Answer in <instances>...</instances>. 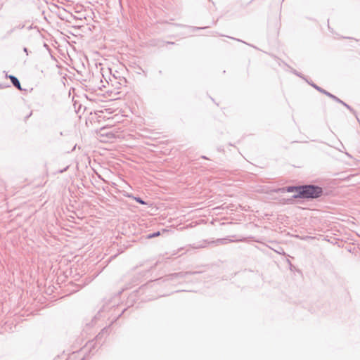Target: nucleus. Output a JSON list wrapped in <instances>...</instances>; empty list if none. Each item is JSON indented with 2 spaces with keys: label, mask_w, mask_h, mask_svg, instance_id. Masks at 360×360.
Returning a JSON list of instances; mask_svg holds the SVG:
<instances>
[{
  "label": "nucleus",
  "mask_w": 360,
  "mask_h": 360,
  "mask_svg": "<svg viewBox=\"0 0 360 360\" xmlns=\"http://www.w3.org/2000/svg\"><path fill=\"white\" fill-rule=\"evenodd\" d=\"M323 193V188L314 184L302 185L301 191L299 194H294L293 199H315L321 197Z\"/></svg>",
  "instance_id": "2"
},
{
  "label": "nucleus",
  "mask_w": 360,
  "mask_h": 360,
  "mask_svg": "<svg viewBox=\"0 0 360 360\" xmlns=\"http://www.w3.org/2000/svg\"><path fill=\"white\" fill-rule=\"evenodd\" d=\"M196 272H179L170 274L168 276L169 279H174L176 278H184L187 274H195Z\"/></svg>",
  "instance_id": "7"
},
{
  "label": "nucleus",
  "mask_w": 360,
  "mask_h": 360,
  "mask_svg": "<svg viewBox=\"0 0 360 360\" xmlns=\"http://www.w3.org/2000/svg\"><path fill=\"white\" fill-rule=\"evenodd\" d=\"M6 77L9 78L12 84L18 90H22L21 84L19 79L14 75H7Z\"/></svg>",
  "instance_id": "6"
},
{
  "label": "nucleus",
  "mask_w": 360,
  "mask_h": 360,
  "mask_svg": "<svg viewBox=\"0 0 360 360\" xmlns=\"http://www.w3.org/2000/svg\"><path fill=\"white\" fill-rule=\"evenodd\" d=\"M202 158L204 159H207V158L205 156H202Z\"/></svg>",
  "instance_id": "12"
},
{
  "label": "nucleus",
  "mask_w": 360,
  "mask_h": 360,
  "mask_svg": "<svg viewBox=\"0 0 360 360\" xmlns=\"http://www.w3.org/2000/svg\"><path fill=\"white\" fill-rule=\"evenodd\" d=\"M160 232H159V231H157V232H155V233H152V234H150V235L148 236V238H154V237H156V236H160Z\"/></svg>",
  "instance_id": "9"
},
{
  "label": "nucleus",
  "mask_w": 360,
  "mask_h": 360,
  "mask_svg": "<svg viewBox=\"0 0 360 360\" xmlns=\"http://www.w3.org/2000/svg\"><path fill=\"white\" fill-rule=\"evenodd\" d=\"M108 328H104L95 338L94 340H90L79 350L72 352L70 356L69 360H84L86 354L90 353L96 347L97 343L100 344L103 342V338L107 335Z\"/></svg>",
  "instance_id": "1"
},
{
  "label": "nucleus",
  "mask_w": 360,
  "mask_h": 360,
  "mask_svg": "<svg viewBox=\"0 0 360 360\" xmlns=\"http://www.w3.org/2000/svg\"><path fill=\"white\" fill-rule=\"evenodd\" d=\"M23 51L25 53H26L27 55H28V49L26 47L23 49Z\"/></svg>",
  "instance_id": "10"
},
{
  "label": "nucleus",
  "mask_w": 360,
  "mask_h": 360,
  "mask_svg": "<svg viewBox=\"0 0 360 360\" xmlns=\"http://www.w3.org/2000/svg\"><path fill=\"white\" fill-rule=\"evenodd\" d=\"M166 43L168 44H174V42H170V41H167Z\"/></svg>",
  "instance_id": "11"
},
{
  "label": "nucleus",
  "mask_w": 360,
  "mask_h": 360,
  "mask_svg": "<svg viewBox=\"0 0 360 360\" xmlns=\"http://www.w3.org/2000/svg\"><path fill=\"white\" fill-rule=\"evenodd\" d=\"M308 83L312 86L314 87L316 90H317L318 91H319L320 93H322L323 94H325L326 96H328L329 98H330L331 99H333V101H335V102L337 103H341L342 105H343L345 107H346L348 110H349L351 112H353V109L352 108L351 106H349V105H347L346 103H345L344 101H342V100H340L339 98H338L337 96H335V95L330 94V92L326 91L325 89H322L321 87L317 86L316 84H315L313 82H308Z\"/></svg>",
  "instance_id": "3"
},
{
  "label": "nucleus",
  "mask_w": 360,
  "mask_h": 360,
  "mask_svg": "<svg viewBox=\"0 0 360 360\" xmlns=\"http://www.w3.org/2000/svg\"><path fill=\"white\" fill-rule=\"evenodd\" d=\"M301 186H290L286 187L280 188L278 189V192L284 193V192H295V194H299V193L301 191Z\"/></svg>",
  "instance_id": "4"
},
{
  "label": "nucleus",
  "mask_w": 360,
  "mask_h": 360,
  "mask_svg": "<svg viewBox=\"0 0 360 360\" xmlns=\"http://www.w3.org/2000/svg\"><path fill=\"white\" fill-rule=\"evenodd\" d=\"M133 198L141 205H146V202L140 197H133Z\"/></svg>",
  "instance_id": "8"
},
{
  "label": "nucleus",
  "mask_w": 360,
  "mask_h": 360,
  "mask_svg": "<svg viewBox=\"0 0 360 360\" xmlns=\"http://www.w3.org/2000/svg\"><path fill=\"white\" fill-rule=\"evenodd\" d=\"M25 25L24 23H19L18 25L14 26L13 27L8 30L6 34L2 37L3 39H8L15 30H22L25 27Z\"/></svg>",
  "instance_id": "5"
}]
</instances>
